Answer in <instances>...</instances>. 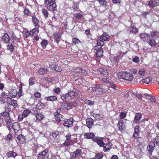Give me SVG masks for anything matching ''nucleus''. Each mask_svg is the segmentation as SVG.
Wrapping results in <instances>:
<instances>
[{
  "instance_id": "nucleus-36",
  "label": "nucleus",
  "mask_w": 159,
  "mask_h": 159,
  "mask_svg": "<svg viewBox=\"0 0 159 159\" xmlns=\"http://www.w3.org/2000/svg\"><path fill=\"white\" fill-rule=\"evenodd\" d=\"M23 94L22 91V85L21 84H20L19 88L18 96L19 97L22 96Z\"/></svg>"
},
{
  "instance_id": "nucleus-60",
  "label": "nucleus",
  "mask_w": 159,
  "mask_h": 159,
  "mask_svg": "<svg viewBox=\"0 0 159 159\" xmlns=\"http://www.w3.org/2000/svg\"><path fill=\"white\" fill-rule=\"evenodd\" d=\"M102 81L104 82L110 84L111 83V81L109 79L103 78L102 79Z\"/></svg>"
},
{
  "instance_id": "nucleus-34",
  "label": "nucleus",
  "mask_w": 159,
  "mask_h": 159,
  "mask_svg": "<svg viewBox=\"0 0 159 159\" xmlns=\"http://www.w3.org/2000/svg\"><path fill=\"white\" fill-rule=\"evenodd\" d=\"M99 3L100 5L104 7H106L107 4V3L105 0H97Z\"/></svg>"
},
{
  "instance_id": "nucleus-54",
  "label": "nucleus",
  "mask_w": 159,
  "mask_h": 159,
  "mask_svg": "<svg viewBox=\"0 0 159 159\" xmlns=\"http://www.w3.org/2000/svg\"><path fill=\"white\" fill-rule=\"evenodd\" d=\"M126 116V114L124 112H121L120 113V118H122V119H123L125 118Z\"/></svg>"
},
{
  "instance_id": "nucleus-20",
  "label": "nucleus",
  "mask_w": 159,
  "mask_h": 159,
  "mask_svg": "<svg viewBox=\"0 0 159 159\" xmlns=\"http://www.w3.org/2000/svg\"><path fill=\"white\" fill-rule=\"evenodd\" d=\"M151 38L156 40V38H159V32L157 31H153L150 33Z\"/></svg>"
},
{
  "instance_id": "nucleus-14",
  "label": "nucleus",
  "mask_w": 159,
  "mask_h": 159,
  "mask_svg": "<svg viewBox=\"0 0 159 159\" xmlns=\"http://www.w3.org/2000/svg\"><path fill=\"white\" fill-rule=\"evenodd\" d=\"M9 93L11 97L14 98L17 95V91L16 89L14 88L10 89L9 91Z\"/></svg>"
},
{
  "instance_id": "nucleus-38",
  "label": "nucleus",
  "mask_w": 159,
  "mask_h": 159,
  "mask_svg": "<svg viewBox=\"0 0 159 159\" xmlns=\"http://www.w3.org/2000/svg\"><path fill=\"white\" fill-rule=\"evenodd\" d=\"M11 38L12 42L13 43H16L20 41L19 39L16 37L15 35H13L12 37H11Z\"/></svg>"
},
{
  "instance_id": "nucleus-35",
  "label": "nucleus",
  "mask_w": 159,
  "mask_h": 159,
  "mask_svg": "<svg viewBox=\"0 0 159 159\" xmlns=\"http://www.w3.org/2000/svg\"><path fill=\"white\" fill-rule=\"evenodd\" d=\"M47 71V69L43 68H40L38 71L39 74L41 75L45 74Z\"/></svg>"
},
{
  "instance_id": "nucleus-59",
  "label": "nucleus",
  "mask_w": 159,
  "mask_h": 159,
  "mask_svg": "<svg viewBox=\"0 0 159 159\" xmlns=\"http://www.w3.org/2000/svg\"><path fill=\"white\" fill-rule=\"evenodd\" d=\"M44 79L48 83L51 82L52 81V79L50 77H46L44 78Z\"/></svg>"
},
{
  "instance_id": "nucleus-27",
  "label": "nucleus",
  "mask_w": 159,
  "mask_h": 159,
  "mask_svg": "<svg viewBox=\"0 0 159 159\" xmlns=\"http://www.w3.org/2000/svg\"><path fill=\"white\" fill-rule=\"evenodd\" d=\"M158 5L156 1L154 0H151L148 3V6L150 7H153Z\"/></svg>"
},
{
  "instance_id": "nucleus-12",
  "label": "nucleus",
  "mask_w": 159,
  "mask_h": 159,
  "mask_svg": "<svg viewBox=\"0 0 159 159\" xmlns=\"http://www.w3.org/2000/svg\"><path fill=\"white\" fill-rule=\"evenodd\" d=\"M75 102H66L63 106L64 110H69L72 108L76 104Z\"/></svg>"
},
{
  "instance_id": "nucleus-52",
  "label": "nucleus",
  "mask_w": 159,
  "mask_h": 159,
  "mask_svg": "<svg viewBox=\"0 0 159 159\" xmlns=\"http://www.w3.org/2000/svg\"><path fill=\"white\" fill-rule=\"evenodd\" d=\"M85 103L86 104L90 106L93 105V102L88 100H86L85 101Z\"/></svg>"
},
{
  "instance_id": "nucleus-37",
  "label": "nucleus",
  "mask_w": 159,
  "mask_h": 159,
  "mask_svg": "<svg viewBox=\"0 0 159 159\" xmlns=\"http://www.w3.org/2000/svg\"><path fill=\"white\" fill-rule=\"evenodd\" d=\"M30 113L31 111L30 110L28 109H26L23 111L22 114L24 117H26Z\"/></svg>"
},
{
  "instance_id": "nucleus-41",
  "label": "nucleus",
  "mask_w": 159,
  "mask_h": 159,
  "mask_svg": "<svg viewBox=\"0 0 159 159\" xmlns=\"http://www.w3.org/2000/svg\"><path fill=\"white\" fill-rule=\"evenodd\" d=\"M138 73L141 76H144L146 74V71L145 69H141L139 70Z\"/></svg>"
},
{
  "instance_id": "nucleus-42",
  "label": "nucleus",
  "mask_w": 159,
  "mask_h": 159,
  "mask_svg": "<svg viewBox=\"0 0 159 159\" xmlns=\"http://www.w3.org/2000/svg\"><path fill=\"white\" fill-rule=\"evenodd\" d=\"M151 81H152V78L149 77L143 80H142L143 83L147 84H149Z\"/></svg>"
},
{
  "instance_id": "nucleus-31",
  "label": "nucleus",
  "mask_w": 159,
  "mask_h": 159,
  "mask_svg": "<svg viewBox=\"0 0 159 159\" xmlns=\"http://www.w3.org/2000/svg\"><path fill=\"white\" fill-rule=\"evenodd\" d=\"M7 155L9 157H15L17 155V154L13 151H10L7 153Z\"/></svg>"
},
{
  "instance_id": "nucleus-10",
  "label": "nucleus",
  "mask_w": 159,
  "mask_h": 159,
  "mask_svg": "<svg viewBox=\"0 0 159 159\" xmlns=\"http://www.w3.org/2000/svg\"><path fill=\"white\" fill-rule=\"evenodd\" d=\"M140 36L141 39L144 41H147L149 40H152L149 39H150V35L149 34L146 33L141 34H140Z\"/></svg>"
},
{
  "instance_id": "nucleus-29",
  "label": "nucleus",
  "mask_w": 159,
  "mask_h": 159,
  "mask_svg": "<svg viewBox=\"0 0 159 159\" xmlns=\"http://www.w3.org/2000/svg\"><path fill=\"white\" fill-rule=\"evenodd\" d=\"M94 136V134L92 132L87 133L84 135L85 138L90 139L93 138Z\"/></svg>"
},
{
  "instance_id": "nucleus-50",
  "label": "nucleus",
  "mask_w": 159,
  "mask_h": 159,
  "mask_svg": "<svg viewBox=\"0 0 159 159\" xmlns=\"http://www.w3.org/2000/svg\"><path fill=\"white\" fill-rule=\"evenodd\" d=\"M42 11L46 18H47L48 16V13L47 11L45 9H42Z\"/></svg>"
},
{
  "instance_id": "nucleus-58",
  "label": "nucleus",
  "mask_w": 159,
  "mask_h": 159,
  "mask_svg": "<svg viewBox=\"0 0 159 159\" xmlns=\"http://www.w3.org/2000/svg\"><path fill=\"white\" fill-rule=\"evenodd\" d=\"M54 91L56 93L59 94L61 92V89L59 88H57L54 89Z\"/></svg>"
},
{
  "instance_id": "nucleus-47",
  "label": "nucleus",
  "mask_w": 159,
  "mask_h": 159,
  "mask_svg": "<svg viewBox=\"0 0 159 159\" xmlns=\"http://www.w3.org/2000/svg\"><path fill=\"white\" fill-rule=\"evenodd\" d=\"M103 157V155L101 153H98L95 155V158H92V159H101Z\"/></svg>"
},
{
  "instance_id": "nucleus-33",
  "label": "nucleus",
  "mask_w": 159,
  "mask_h": 159,
  "mask_svg": "<svg viewBox=\"0 0 159 159\" xmlns=\"http://www.w3.org/2000/svg\"><path fill=\"white\" fill-rule=\"evenodd\" d=\"M35 117L37 120H41L44 117V115L41 113H38L35 115Z\"/></svg>"
},
{
  "instance_id": "nucleus-48",
  "label": "nucleus",
  "mask_w": 159,
  "mask_h": 159,
  "mask_svg": "<svg viewBox=\"0 0 159 159\" xmlns=\"http://www.w3.org/2000/svg\"><path fill=\"white\" fill-rule=\"evenodd\" d=\"M138 31L137 28L135 26H132V29L131 30L130 32L131 33L133 34H136Z\"/></svg>"
},
{
  "instance_id": "nucleus-44",
  "label": "nucleus",
  "mask_w": 159,
  "mask_h": 159,
  "mask_svg": "<svg viewBox=\"0 0 159 159\" xmlns=\"http://www.w3.org/2000/svg\"><path fill=\"white\" fill-rule=\"evenodd\" d=\"M32 21L34 24V25L36 27H38V20L37 19L33 16L32 17Z\"/></svg>"
},
{
  "instance_id": "nucleus-1",
  "label": "nucleus",
  "mask_w": 159,
  "mask_h": 159,
  "mask_svg": "<svg viewBox=\"0 0 159 159\" xmlns=\"http://www.w3.org/2000/svg\"><path fill=\"white\" fill-rule=\"evenodd\" d=\"M3 118L6 123V125L10 131L12 127V123L11 119L10 118L9 114L7 112H3L0 114V121L1 122L3 121Z\"/></svg>"
},
{
  "instance_id": "nucleus-17",
  "label": "nucleus",
  "mask_w": 159,
  "mask_h": 159,
  "mask_svg": "<svg viewBox=\"0 0 159 159\" xmlns=\"http://www.w3.org/2000/svg\"><path fill=\"white\" fill-rule=\"evenodd\" d=\"M73 119L70 118L69 120H67L65 121L64 125V126L67 127H70L72 126L73 124Z\"/></svg>"
},
{
  "instance_id": "nucleus-9",
  "label": "nucleus",
  "mask_w": 159,
  "mask_h": 159,
  "mask_svg": "<svg viewBox=\"0 0 159 159\" xmlns=\"http://www.w3.org/2000/svg\"><path fill=\"white\" fill-rule=\"evenodd\" d=\"M81 150L80 149H77L75 152L71 153V158L72 159H75L81 155Z\"/></svg>"
},
{
  "instance_id": "nucleus-64",
  "label": "nucleus",
  "mask_w": 159,
  "mask_h": 159,
  "mask_svg": "<svg viewBox=\"0 0 159 159\" xmlns=\"http://www.w3.org/2000/svg\"><path fill=\"white\" fill-rule=\"evenodd\" d=\"M133 61L134 62L136 63H138L139 62V58L138 57H136L133 59Z\"/></svg>"
},
{
  "instance_id": "nucleus-49",
  "label": "nucleus",
  "mask_w": 159,
  "mask_h": 159,
  "mask_svg": "<svg viewBox=\"0 0 159 159\" xmlns=\"http://www.w3.org/2000/svg\"><path fill=\"white\" fill-rule=\"evenodd\" d=\"M52 66H53V68L55 67V68L53 69V70L57 72H60L61 70V68H60L59 66H57L55 65H53Z\"/></svg>"
},
{
  "instance_id": "nucleus-53",
  "label": "nucleus",
  "mask_w": 159,
  "mask_h": 159,
  "mask_svg": "<svg viewBox=\"0 0 159 159\" xmlns=\"http://www.w3.org/2000/svg\"><path fill=\"white\" fill-rule=\"evenodd\" d=\"M155 142L156 143V144L159 146V136L157 135L155 138Z\"/></svg>"
},
{
  "instance_id": "nucleus-15",
  "label": "nucleus",
  "mask_w": 159,
  "mask_h": 159,
  "mask_svg": "<svg viewBox=\"0 0 159 159\" xmlns=\"http://www.w3.org/2000/svg\"><path fill=\"white\" fill-rule=\"evenodd\" d=\"M155 146L154 143L153 142H150L148 146V150L149 153H151L154 150Z\"/></svg>"
},
{
  "instance_id": "nucleus-46",
  "label": "nucleus",
  "mask_w": 159,
  "mask_h": 159,
  "mask_svg": "<svg viewBox=\"0 0 159 159\" xmlns=\"http://www.w3.org/2000/svg\"><path fill=\"white\" fill-rule=\"evenodd\" d=\"M147 98H150V101L151 102H155L156 101V100L155 98L153 96H152L151 95H148L147 96Z\"/></svg>"
},
{
  "instance_id": "nucleus-7",
  "label": "nucleus",
  "mask_w": 159,
  "mask_h": 159,
  "mask_svg": "<svg viewBox=\"0 0 159 159\" xmlns=\"http://www.w3.org/2000/svg\"><path fill=\"white\" fill-rule=\"evenodd\" d=\"M48 151L47 150H45L42 152L38 155L39 159H48Z\"/></svg>"
},
{
  "instance_id": "nucleus-61",
  "label": "nucleus",
  "mask_w": 159,
  "mask_h": 159,
  "mask_svg": "<svg viewBox=\"0 0 159 159\" xmlns=\"http://www.w3.org/2000/svg\"><path fill=\"white\" fill-rule=\"evenodd\" d=\"M59 134V131H56L53 132V134H52V135L55 138L57 137V135H58Z\"/></svg>"
},
{
  "instance_id": "nucleus-26",
  "label": "nucleus",
  "mask_w": 159,
  "mask_h": 159,
  "mask_svg": "<svg viewBox=\"0 0 159 159\" xmlns=\"http://www.w3.org/2000/svg\"><path fill=\"white\" fill-rule=\"evenodd\" d=\"M112 143H109L107 144L106 146H104L103 150L104 152H107L110 150L111 147Z\"/></svg>"
},
{
  "instance_id": "nucleus-19",
  "label": "nucleus",
  "mask_w": 159,
  "mask_h": 159,
  "mask_svg": "<svg viewBox=\"0 0 159 159\" xmlns=\"http://www.w3.org/2000/svg\"><path fill=\"white\" fill-rule=\"evenodd\" d=\"M139 126L137 125L134 128V131L133 134V137L135 138H137L139 134Z\"/></svg>"
},
{
  "instance_id": "nucleus-3",
  "label": "nucleus",
  "mask_w": 159,
  "mask_h": 159,
  "mask_svg": "<svg viewBox=\"0 0 159 159\" xmlns=\"http://www.w3.org/2000/svg\"><path fill=\"white\" fill-rule=\"evenodd\" d=\"M102 85L101 84H96L93 87H89L88 89L89 91H90L93 95L95 94H101L102 93Z\"/></svg>"
},
{
  "instance_id": "nucleus-43",
  "label": "nucleus",
  "mask_w": 159,
  "mask_h": 159,
  "mask_svg": "<svg viewBox=\"0 0 159 159\" xmlns=\"http://www.w3.org/2000/svg\"><path fill=\"white\" fill-rule=\"evenodd\" d=\"M72 143V141L71 140H68L66 141L62 144V145L64 146H66L71 145Z\"/></svg>"
},
{
  "instance_id": "nucleus-32",
  "label": "nucleus",
  "mask_w": 159,
  "mask_h": 159,
  "mask_svg": "<svg viewBox=\"0 0 159 159\" xmlns=\"http://www.w3.org/2000/svg\"><path fill=\"white\" fill-rule=\"evenodd\" d=\"M7 48L8 50H9L11 52H12L14 49V46L11 43H7Z\"/></svg>"
},
{
  "instance_id": "nucleus-11",
  "label": "nucleus",
  "mask_w": 159,
  "mask_h": 159,
  "mask_svg": "<svg viewBox=\"0 0 159 159\" xmlns=\"http://www.w3.org/2000/svg\"><path fill=\"white\" fill-rule=\"evenodd\" d=\"M93 141L96 143L100 147H103L105 145V143L102 140L98 137H95L93 139Z\"/></svg>"
},
{
  "instance_id": "nucleus-62",
  "label": "nucleus",
  "mask_w": 159,
  "mask_h": 159,
  "mask_svg": "<svg viewBox=\"0 0 159 159\" xmlns=\"http://www.w3.org/2000/svg\"><path fill=\"white\" fill-rule=\"evenodd\" d=\"M73 41L74 43L75 44H76L79 43L80 42V41L78 39L74 38L73 39Z\"/></svg>"
},
{
  "instance_id": "nucleus-55",
  "label": "nucleus",
  "mask_w": 159,
  "mask_h": 159,
  "mask_svg": "<svg viewBox=\"0 0 159 159\" xmlns=\"http://www.w3.org/2000/svg\"><path fill=\"white\" fill-rule=\"evenodd\" d=\"M24 117L22 114H19L18 116V120L20 121L22 120Z\"/></svg>"
},
{
  "instance_id": "nucleus-25",
  "label": "nucleus",
  "mask_w": 159,
  "mask_h": 159,
  "mask_svg": "<svg viewBox=\"0 0 159 159\" xmlns=\"http://www.w3.org/2000/svg\"><path fill=\"white\" fill-rule=\"evenodd\" d=\"M99 72L104 76L107 77L108 75L107 70L104 68H101L99 69Z\"/></svg>"
},
{
  "instance_id": "nucleus-8",
  "label": "nucleus",
  "mask_w": 159,
  "mask_h": 159,
  "mask_svg": "<svg viewBox=\"0 0 159 159\" xmlns=\"http://www.w3.org/2000/svg\"><path fill=\"white\" fill-rule=\"evenodd\" d=\"M118 129L121 132L124 131L125 129V125L123 119L120 118L118 123Z\"/></svg>"
},
{
  "instance_id": "nucleus-28",
  "label": "nucleus",
  "mask_w": 159,
  "mask_h": 159,
  "mask_svg": "<svg viewBox=\"0 0 159 159\" xmlns=\"http://www.w3.org/2000/svg\"><path fill=\"white\" fill-rule=\"evenodd\" d=\"M141 116L142 115L141 114H137L135 116L134 119V122L135 123H138V122L141 119Z\"/></svg>"
},
{
  "instance_id": "nucleus-63",
  "label": "nucleus",
  "mask_w": 159,
  "mask_h": 159,
  "mask_svg": "<svg viewBox=\"0 0 159 159\" xmlns=\"http://www.w3.org/2000/svg\"><path fill=\"white\" fill-rule=\"evenodd\" d=\"M82 17V15L81 14L77 13L76 14L75 17L78 19L81 18Z\"/></svg>"
},
{
  "instance_id": "nucleus-18",
  "label": "nucleus",
  "mask_w": 159,
  "mask_h": 159,
  "mask_svg": "<svg viewBox=\"0 0 159 159\" xmlns=\"http://www.w3.org/2000/svg\"><path fill=\"white\" fill-rule=\"evenodd\" d=\"M93 124V120L91 118H89L86 120V125L89 128H91Z\"/></svg>"
},
{
  "instance_id": "nucleus-45",
  "label": "nucleus",
  "mask_w": 159,
  "mask_h": 159,
  "mask_svg": "<svg viewBox=\"0 0 159 159\" xmlns=\"http://www.w3.org/2000/svg\"><path fill=\"white\" fill-rule=\"evenodd\" d=\"M17 139L18 141H19V143H23L24 140V138L21 135H19Z\"/></svg>"
},
{
  "instance_id": "nucleus-4",
  "label": "nucleus",
  "mask_w": 159,
  "mask_h": 159,
  "mask_svg": "<svg viewBox=\"0 0 159 159\" xmlns=\"http://www.w3.org/2000/svg\"><path fill=\"white\" fill-rule=\"evenodd\" d=\"M110 36L106 33H104L98 39L97 45V46H102L104 44V41L109 40Z\"/></svg>"
},
{
  "instance_id": "nucleus-51",
  "label": "nucleus",
  "mask_w": 159,
  "mask_h": 159,
  "mask_svg": "<svg viewBox=\"0 0 159 159\" xmlns=\"http://www.w3.org/2000/svg\"><path fill=\"white\" fill-rule=\"evenodd\" d=\"M10 105H12L15 108H16L18 106V105L17 103V101L14 100Z\"/></svg>"
},
{
  "instance_id": "nucleus-40",
  "label": "nucleus",
  "mask_w": 159,
  "mask_h": 159,
  "mask_svg": "<svg viewBox=\"0 0 159 159\" xmlns=\"http://www.w3.org/2000/svg\"><path fill=\"white\" fill-rule=\"evenodd\" d=\"M48 44V41L46 40L43 39L41 42V45L43 48L46 47Z\"/></svg>"
},
{
  "instance_id": "nucleus-13",
  "label": "nucleus",
  "mask_w": 159,
  "mask_h": 159,
  "mask_svg": "<svg viewBox=\"0 0 159 159\" xmlns=\"http://www.w3.org/2000/svg\"><path fill=\"white\" fill-rule=\"evenodd\" d=\"M53 36L55 41L58 43L61 39V35L60 33L58 32H56L53 34Z\"/></svg>"
},
{
  "instance_id": "nucleus-21",
  "label": "nucleus",
  "mask_w": 159,
  "mask_h": 159,
  "mask_svg": "<svg viewBox=\"0 0 159 159\" xmlns=\"http://www.w3.org/2000/svg\"><path fill=\"white\" fill-rule=\"evenodd\" d=\"M12 128H13L15 133L16 134L18 130H20V126L18 123L17 122H15L12 124Z\"/></svg>"
},
{
  "instance_id": "nucleus-39",
  "label": "nucleus",
  "mask_w": 159,
  "mask_h": 159,
  "mask_svg": "<svg viewBox=\"0 0 159 159\" xmlns=\"http://www.w3.org/2000/svg\"><path fill=\"white\" fill-rule=\"evenodd\" d=\"M44 106L45 105L43 103L41 102H39L36 105V108L39 110H40L44 108Z\"/></svg>"
},
{
  "instance_id": "nucleus-5",
  "label": "nucleus",
  "mask_w": 159,
  "mask_h": 159,
  "mask_svg": "<svg viewBox=\"0 0 159 159\" xmlns=\"http://www.w3.org/2000/svg\"><path fill=\"white\" fill-rule=\"evenodd\" d=\"M45 3L47 4V7L49 11H54L56 8L57 5L55 2V0H44Z\"/></svg>"
},
{
  "instance_id": "nucleus-57",
  "label": "nucleus",
  "mask_w": 159,
  "mask_h": 159,
  "mask_svg": "<svg viewBox=\"0 0 159 159\" xmlns=\"http://www.w3.org/2000/svg\"><path fill=\"white\" fill-rule=\"evenodd\" d=\"M13 100H12L10 98L8 97L7 98V102L10 105L11 104V103H12V102Z\"/></svg>"
},
{
  "instance_id": "nucleus-24",
  "label": "nucleus",
  "mask_w": 159,
  "mask_h": 159,
  "mask_svg": "<svg viewBox=\"0 0 159 159\" xmlns=\"http://www.w3.org/2000/svg\"><path fill=\"white\" fill-rule=\"evenodd\" d=\"M96 56L98 57H101L103 55V50L101 48H99L95 52Z\"/></svg>"
},
{
  "instance_id": "nucleus-23",
  "label": "nucleus",
  "mask_w": 159,
  "mask_h": 159,
  "mask_svg": "<svg viewBox=\"0 0 159 159\" xmlns=\"http://www.w3.org/2000/svg\"><path fill=\"white\" fill-rule=\"evenodd\" d=\"M2 40L5 43H8L10 40V38L7 34H5L2 37Z\"/></svg>"
},
{
  "instance_id": "nucleus-2",
  "label": "nucleus",
  "mask_w": 159,
  "mask_h": 159,
  "mask_svg": "<svg viewBox=\"0 0 159 159\" xmlns=\"http://www.w3.org/2000/svg\"><path fill=\"white\" fill-rule=\"evenodd\" d=\"M117 75L119 78H121L129 81H132L134 79L132 74L129 72L126 71L119 72L117 74Z\"/></svg>"
},
{
  "instance_id": "nucleus-6",
  "label": "nucleus",
  "mask_w": 159,
  "mask_h": 159,
  "mask_svg": "<svg viewBox=\"0 0 159 159\" xmlns=\"http://www.w3.org/2000/svg\"><path fill=\"white\" fill-rule=\"evenodd\" d=\"M75 95V93L73 91H70L65 94L61 96V99L63 101L69 100L71 98V97Z\"/></svg>"
},
{
  "instance_id": "nucleus-56",
  "label": "nucleus",
  "mask_w": 159,
  "mask_h": 159,
  "mask_svg": "<svg viewBox=\"0 0 159 159\" xmlns=\"http://www.w3.org/2000/svg\"><path fill=\"white\" fill-rule=\"evenodd\" d=\"M24 13L25 15L28 16H30L31 14L30 11L27 9H25L24 10Z\"/></svg>"
},
{
  "instance_id": "nucleus-30",
  "label": "nucleus",
  "mask_w": 159,
  "mask_h": 159,
  "mask_svg": "<svg viewBox=\"0 0 159 159\" xmlns=\"http://www.w3.org/2000/svg\"><path fill=\"white\" fill-rule=\"evenodd\" d=\"M37 27H36L30 31V36H33L34 35H36L38 33L39 31Z\"/></svg>"
},
{
  "instance_id": "nucleus-22",
  "label": "nucleus",
  "mask_w": 159,
  "mask_h": 159,
  "mask_svg": "<svg viewBox=\"0 0 159 159\" xmlns=\"http://www.w3.org/2000/svg\"><path fill=\"white\" fill-rule=\"evenodd\" d=\"M45 99L48 101L53 102L57 100V97L55 96H50L48 97H46L45 98Z\"/></svg>"
},
{
  "instance_id": "nucleus-16",
  "label": "nucleus",
  "mask_w": 159,
  "mask_h": 159,
  "mask_svg": "<svg viewBox=\"0 0 159 159\" xmlns=\"http://www.w3.org/2000/svg\"><path fill=\"white\" fill-rule=\"evenodd\" d=\"M59 111L60 110H58L54 113L55 120L59 122L60 121L62 118V115L60 114Z\"/></svg>"
}]
</instances>
